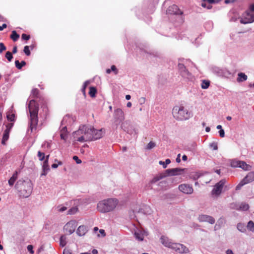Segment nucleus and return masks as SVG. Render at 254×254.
<instances>
[{"instance_id":"39448f33","label":"nucleus","mask_w":254,"mask_h":254,"mask_svg":"<svg viewBox=\"0 0 254 254\" xmlns=\"http://www.w3.org/2000/svg\"><path fill=\"white\" fill-rule=\"evenodd\" d=\"M28 109L30 113V127L32 131L38 123V105L35 100H30L28 104Z\"/></svg>"},{"instance_id":"8fccbe9b","label":"nucleus","mask_w":254,"mask_h":254,"mask_svg":"<svg viewBox=\"0 0 254 254\" xmlns=\"http://www.w3.org/2000/svg\"><path fill=\"white\" fill-rule=\"evenodd\" d=\"M5 58L9 62H10L13 58V56L11 52L8 51L6 53Z\"/></svg>"},{"instance_id":"4468645a","label":"nucleus","mask_w":254,"mask_h":254,"mask_svg":"<svg viewBox=\"0 0 254 254\" xmlns=\"http://www.w3.org/2000/svg\"><path fill=\"white\" fill-rule=\"evenodd\" d=\"M240 22L243 24H247L254 22V14L246 12L240 19Z\"/></svg>"},{"instance_id":"09e8293b","label":"nucleus","mask_w":254,"mask_h":254,"mask_svg":"<svg viewBox=\"0 0 254 254\" xmlns=\"http://www.w3.org/2000/svg\"><path fill=\"white\" fill-rule=\"evenodd\" d=\"M55 161L56 162H57L58 164H56V163L53 164L52 165V168L56 169V168H58L59 165H62L63 164L62 162L58 161L57 159H56L55 160Z\"/></svg>"},{"instance_id":"5701e85b","label":"nucleus","mask_w":254,"mask_h":254,"mask_svg":"<svg viewBox=\"0 0 254 254\" xmlns=\"http://www.w3.org/2000/svg\"><path fill=\"white\" fill-rule=\"evenodd\" d=\"M215 0H203L201 3V6L207 9L211 8V4L215 2Z\"/></svg>"},{"instance_id":"9d476101","label":"nucleus","mask_w":254,"mask_h":254,"mask_svg":"<svg viewBox=\"0 0 254 254\" xmlns=\"http://www.w3.org/2000/svg\"><path fill=\"white\" fill-rule=\"evenodd\" d=\"M178 66L182 77L188 80H192L194 79L193 76L188 71L183 64L179 63Z\"/></svg>"},{"instance_id":"20e7f679","label":"nucleus","mask_w":254,"mask_h":254,"mask_svg":"<svg viewBox=\"0 0 254 254\" xmlns=\"http://www.w3.org/2000/svg\"><path fill=\"white\" fill-rule=\"evenodd\" d=\"M89 131L88 126H80L77 130L73 133V141L84 142L90 141L91 136L88 132Z\"/></svg>"},{"instance_id":"bf43d9fd","label":"nucleus","mask_w":254,"mask_h":254,"mask_svg":"<svg viewBox=\"0 0 254 254\" xmlns=\"http://www.w3.org/2000/svg\"><path fill=\"white\" fill-rule=\"evenodd\" d=\"M73 204L76 205H80L82 202V201L81 199H75V200H73Z\"/></svg>"},{"instance_id":"7ed1b4c3","label":"nucleus","mask_w":254,"mask_h":254,"mask_svg":"<svg viewBox=\"0 0 254 254\" xmlns=\"http://www.w3.org/2000/svg\"><path fill=\"white\" fill-rule=\"evenodd\" d=\"M172 115L174 119L179 121L188 120L192 117V114L182 105L175 106Z\"/></svg>"},{"instance_id":"c9c22d12","label":"nucleus","mask_w":254,"mask_h":254,"mask_svg":"<svg viewBox=\"0 0 254 254\" xmlns=\"http://www.w3.org/2000/svg\"><path fill=\"white\" fill-rule=\"evenodd\" d=\"M8 129H6L4 131V133L3 135L2 140V144H4L5 141L8 139Z\"/></svg>"},{"instance_id":"5fc2aeb1","label":"nucleus","mask_w":254,"mask_h":254,"mask_svg":"<svg viewBox=\"0 0 254 254\" xmlns=\"http://www.w3.org/2000/svg\"><path fill=\"white\" fill-rule=\"evenodd\" d=\"M146 99L144 97H140L138 99V102L140 105H143L145 103Z\"/></svg>"},{"instance_id":"ddd939ff","label":"nucleus","mask_w":254,"mask_h":254,"mask_svg":"<svg viewBox=\"0 0 254 254\" xmlns=\"http://www.w3.org/2000/svg\"><path fill=\"white\" fill-rule=\"evenodd\" d=\"M179 190L186 194H191L193 192V189L191 185L188 184H183L179 186Z\"/></svg>"},{"instance_id":"2f4dec72","label":"nucleus","mask_w":254,"mask_h":254,"mask_svg":"<svg viewBox=\"0 0 254 254\" xmlns=\"http://www.w3.org/2000/svg\"><path fill=\"white\" fill-rule=\"evenodd\" d=\"M210 85V81L206 80H203L201 84V87L203 89H207Z\"/></svg>"},{"instance_id":"052dcab7","label":"nucleus","mask_w":254,"mask_h":254,"mask_svg":"<svg viewBox=\"0 0 254 254\" xmlns=\"http://www.w3.org/2000/svg\"><path fill=\"white\" fill-rule=\"evenodd\" d=\"M22 39L24 40H28L30 39V36L25 34H23L21 36Z\"/></svg>"},{"instance_id":"a211bd4d","label":"nucleus","mask_w":254,"mask_h":254,"mask_svg":"<svg viewBox=\"0 0 254 254\" xmlns=\"http://www.w3.org/2000/svg\"><path fill=\"white\" fill-rule=\"evenodd\" d=\"M114 117L115 119L121 121L124 120L125 118V113L122 109L120 108H117L115 110Z\"/></svg>"},{"instance_id":"58836bf2","label":"nucleus","mask_w":254,"mask_h":254,"mask_svg":"<svg viewBox=\"0 0 254 254\" xmlns=\"http://www.w3.org/2000/svg\"><path fill=\"white\" fill-rule=\"evenodd\" d=\"M66 209L67 207L63 205H59L56 207L57 211L59 212H63Z\"/></svg>"},{"instance_id":"b1692460","label":"nucleus","mask_w":254,"mask_h":254,"mask_svg":"<svg viewBox=\"0 0 254 254\" xmlns=\"http://www.w3.org/2000/svg\"><path fill=\"white\" fill-rule=\"evenodd\" d=\"M61 127H62L60 133L61 138V139L65 141L67 137V131L66 129V127L64 126Z\"/></svg>"},{"instance_id":"774afa93","label":"nucleus","mask_w":254,"mask_h":254,"mask_svg":"<svg viewBox=\"0 0 254 254\" xmlns=\"http://www.w3.org/2000/svg\"><path fill=\"white\" fill-rule=\"evenodd\" d=\"M254 11V4H252L250 7V13H253Z\"/></svg>"},{"instance_id":"473e14b6","label":"nucleus","mask_w":254,"mask_h":254,"mask_svg":"<svg viewBox=\"0 0 254 254\" xmlns=\"http://www.w3.org/2000/svg\"><path fill=\"white\" fill-rule=\"evenodd\" d=\"M60 246L64 247L66 244V238L64 235H62L60 238Z\"/></svg>"},{"instance_id":"c85d7f7f","label":"nucleus","mask_w":254,"mask_h":254,"mask_svg":"<svg viewBox=\"0 0 254 254\" xmlns=\"http://www.w3.org/2000/svg\"><path fill=\"white\" fill-rule=\"evenodd\" d=\"M239 168H241L245 171H248L251 169V167L249 165L247 164L245 162L240 161Z\"/></svg>"},{"instance_id":"c756f323","label":"nucleus","mask_w":254,"mask_h":254,"mask_svg":"<svg viewBox=\"0 0 254 254\" xmlns=\"http://www.w3.org/2000/svg\"><path fill=\"white\" fill-rule=\"evenodd\" d=\"M201 176L202 174L198 172H192L190 175V178L193 180H196L198 179H200Z\"/></svg>"},{"instance_id":"72a5a7b5","label":"nucleus","mask_w":254,"mask_h":254,"mask_svg":"<svg viewBox=\"0 0 254 254\" xmlns=\"http://www.w3.org/2000/svg\"><path fill=\"white\" fill-rule=\"evenodd\" d=\"M17 179V174L16 173L14 174L10 178V179L8 180V184L9 186H12L13 185L15 181H16Z\"/></svg>"},{"instance_id":"69168bd1","label":"nucleus","mask_w":254,"mask_h":254,"mask_svg":"<svg viewBox=\"0 0 254 254\" xmlns=\"http://www.w3.org/2000/svg\"><path fill=\"white\" fill-rule=\"evenodd\" d=\"M219 135L221 137H224L225 136V132L224 129H222L219 131Z\"/></svg>"},{"instance_id":"a19ab883","label":"nucleus","mask_w":254,"mask_h":254,"mask_svg":"<svg viewBox=\"0 0 254 254\" xmlns=\"http://www.w3.org/2000/svg\"><path fill=\"white\" fill-rule=\"evenodd\" d=\"M237 229L241 232L244 233L246 232L245 226L244 224L239 223L237 225Z\"/></svg>"},{"instance_id":"6e6552de","label":"nucleus","mask_w":254,"mask_h":254,"mask_svg":"<svg viewBox=\"0 0 254 254\" xmlns=\"http://www.w3.org/2000/svg\"><path fill=\"white\" fill-rule=\"evenodd\" d=\"M77 221L75 220H71L66 223L64 227V232L68 235L72 234L77 226Z\"/></svg>"},{"instance_id":"37998d69","label":"nucleus","mask_w":254,"mask_h":254,"mask_svg":"<svg viewBox=\"0 0 254 254\" xmlns=\"http://www.w3.org/2000/svg\"><path fill=\"white\" fill-rule=\"evenodd\" d=\"M19 38V35L16 33L15 31H13L12 32V34L11 35V38L14 41H16L18 38Z\"/></svg>"},{"instance_id":"f03ea898","label":"nucleus","mask_w":254,"mask_h":254,"mask_svg":"<svg viewBox=\"0 0 254 254\" xmlns=\"http://www.w3.org/2000/svg\"><path fill=\"white\" fill-rule=\"evenodd\" d=\"M160 241L165 247L170 248L178 253L184 254L189 252V249L185 246L181 244L173 243L165 236H161Z\"/></svg>"},{"instance_id":"79ce46f5","label":"nucleus","mask_w":254,"mask_h":254,"mask_svg":"<svg viewBox=\"0 0 254 254\" xmlns=\"http://www.w3.org/2000/svg\"><path fill=\"white\" fill-rule=\"evenodd\" d=\"M249 208V206L248 204L245 203H242L240 205L239 209L243 211L247 210Z\"/></svg>"},{"instance_id":"393cba45","label":"nucleus","mask_w":254,"mask_h":254,"mask_svg":"<svg viewBox=\"0 0 254 254\" xmlns=\"http://www.w3.org/2000/svg\"><path fill=\"white\" fill-rule=\"evenodd\" d=\"M247 79L248 76L245 73L239 72L238 73V77L237 78V82H242L246 81Z\"/></svg>"},{"instance_id":"49530a36","label":"nucleus","mask_w":254,"mask_h":254,"mask_svg":"<svg viewBox=\"0 0 254 254\" xmlns=\"http://www.w3.org/2000/svg\"><path fill=\"white\" fill-rule=\"evenodd\" d=\"M97 237H104L106 236V233L103 229H100L99 231V232H97L96 234Z\"/></svg>"},{"instance_id":"338daca9","label":"nucleus","mask_w":254,"mask_h":254,"mask_svg":"<svg viewBox=\"0 0 254 254\" xmlns=\"http://www.w3.org/2000/svg\"><path fill=\"white\" fill-rule=\"evenodd\" d=\"M63 254H71V252L69 250L64 249Z\"/></svg>"},{"instance_id":"de8ad7c7","label":"nucleus","mask_w":254,"mask_h":254,"mask_svg":"<svg viewBox=\"0 0 254 254\" xmlns=\"http://www.w3.org/2000/svg\"><path fill=\"white\" fill-rule=\"evenodd\" d=\"M239 163L240 161L233 160L231 161L230 165L232 167H239Z\"/></svg>"},{"instance_id":"e433bc0d","label":"nucleus","mask_w":254,"mask_h":254,"mask_svg":"<svg viewBox=\"0 0 254 254\" xmlns=\"http://www.w3.org/2000/svg\"><path fill=\"white\" fill-rule=\"evenodd\" d=\"M97 93L96 89L94 87H90V90L89 92V94L91 97H94Z\"/></svg>"},{"instance_id":"f704fd0d","label":"nucleus","mask_w":254,"mask_h":254,"mask_svg":"<svg viewBox=\"0 0 254 254\" xmlns=\"http://www.w3.org/2000/svg\"><path fill=\"white\" fill-rule=\"evenodd\" d=\"M15 64L18 69H21L23 66L25 65L26 63L24 61H21L20 63L18 60L15 61Z\"/></svg>"},{"instance_id":"0e129e2a","label":"nucleus","mask_w":254,"mask_h":254,"mask_svg":"<svg viewBox=\"0 0 254 254\" xmlns=\"http://www.w3.org/2000/svg\"><path fill=\"white\" fill-rule=\"evenodd\" d=\"M111 70V71H114L116 74L118 73V70H117L116 67L115 66V65H112Z\"/></svg>"},{"instance_id":"7c9ffc66","label":"nucleus","mask_w":254,"mask_h":254,"mask_svg":"<svg viewBox=\"0 0 254 254\" xmlns=\"http://www.w3.org/2000/svg\"><path fill=\"white\" fill-rule=\"evenodd\" d=\"M165 177V175H163V174H160L158 176H157L156 177H155L151 181V183L152 184H155L156 183V182H157L158 181H159L160 180L162 179V178H163L164 177Z\"/></svg>"},{"instance_id":"2eb2a0df","label":"nucleus","mask_w":254,"mask_h":254,"mask_svg":"<svg viewBox=\"0 0 254 254\" xmlns=\"http://www.w3.org/2000/svg\"><path fill=\"white\" fill-rule=\"evenodd\" d=\"M197 220L200 222H207L210 224H213L215 222V219L212 216L203 214L198 216Z\"/></svg>"},{"instance_id":"a878e982","label":"nucleus","mask_w":254,"mask_h":254,"mask_svg":"<svg viewBox=\"0 0 254 254\" xmlns=\"http://www.w3.org/2000/svg\"><path fill=\"white\" fill-rule=\"evenodd\" d=\"M134 235V237H135V239L137 240L141 241L143 240L144 235H143V232L141 231H140L139 230H137L135 231Z\"/></svg>"},{"instance_id":"dca6fc26","label":"nucleus","mask_w":254,"mask_h":254,"mask_svg":"<svg viewBox=\"0 0 254 254\" xmlns=\"http://www.w3.org/2000/svg\"><path fill=\"white\" fill-rule=\"evenodd\" d=\"M23 186L25 188L24 190L25 191V194H23L24 196L25 197H28L30 195L32 192L33 189V185L30 181H24Z\"/></svg>"},{"instance_id":"f8f14e48","label":"nucleus","mask_w":254,"mask_h":254,"mask_svg":"<svg viewBox=\"0 0 254 254\" xmlns=\"http://www.w3.org/2000/svg\"><path fill=\"white\" fill-rule=\"evenodd\" d=\"M226 183L225 180H222L217 183L214 187L213 189L211 191V193L213 195L218 196L222 192V190L224 184Z\"/></svg>"},{"instance_id":"9b49d317","label":"nucleus","mask_w":254,"mask_h":254,"mask_svg":"<svg viewBox=\"0 0 254 254\" xmlns=\"http://www.w3.org/2000/svg\"><path fill=\"white\" fill-rule=\"evenodd\" d=\"M213 72L217 76L229 78L231 75V72L227 69L220 68L218 67H214L212 68Z\"/></svg>"},{"instance_id":"6e6d98bb","label":"nucleus","mask_w":254,"mask_h":254,"mask_svg":"<svg viewBox=\"0 0 254 254\" xmlns=\"http://www.w3.org/2000/svg\"><path fill=\"white\" fill-rule=\"evenodd\" d=\"M138 207V206L137 205L132 206L131 207V210L134 213L139 212V209H137Z\"/></svg>"},{"instance_id":"ea45409f","label":"nucleus","mask_w":254,"mask_h":254,"mask_svg":"<svg viewBox=\"0 0 254 254\" xmlns=\"http://www.w3.org/2000/svg\"><path fill=\"white\" fill-rule=\"evenodd\" d=\"M171 163V161L169 159H167L165 162L162 161H160L159 162V164L163 166V168H166L167 167V165Z\"/></svg>"},{"instance_id":"cd10ccee","label":"nucleus","mask_w":254,"mask_h":254,"mask_svg":"<svg viewBox=\"0 0 254 254\" xmlns=\"http://www.w3.org/2000/svg\"><path fill=\"white\" fill-rule=\"evenodd\" d=\"M13 107H11V109L7 112L6 118L8 120L12 122L15 120V114L14 113L12 109Z\"/></svg>"},{"instance_id":"0eeeda50","label":"nucleus","mask_w":254,"mask_h":254,"mask_svg":"<svg viewBox=\"0 0 254 254\" xmlns=\"http://www.w3.org/2000/svg\"><path fill=\"white\" fill-rule=\"evenodd\" d=\"M88 127L90 128V131L88 132L91 136L90 141L100 139L105 134V130L104 128L96 129L91 126H88Z\"/></svg>"},{"instance_id":"4d7b16f0","label":"nucleus","mask_w":254,"mask_h":254,"mask_svg":"<svg viewBox=\"0 0 254 254\" xmlns=\"http://www.w3.org/2000/svg\"><path fill=\"white\" fill-rule=\"evenodd\" d=\"M6 50V47L2 43H0V53Z\"/></svg>"},{"instance_id":"412c9836","label":"nucleus","mask_w":254,"mask_h":254,"mask_svg":"<svg viewBox=\"0 0 254 254\" xmlns=\"http://www.w3.org/2000/svg\"><path fill=\"white\" fill-rule=\"evenodd\" d=\"M88 229L86 226L81 225L77 229L76 234L79 236H83L87 232Z\"/></svg>"},{"instance_id":"6ab92c4d","label":"nucleus","mask_w":254,"mask_h":254,"mask_svg":"<svg viewBox=\"0 0 254 254\" xmlns=\"http://www.w3.org/2000/svg\"><path fill=\"white\" fill-rule=\"evenodd\" d=\"M167 13L171 14H181L182 12L177 5L173 4L168 7Z\"/></svg>"},{"instance_id":"a18cd8bd","label":"nucleus","mask_w":254,"mask_h":254,"mask_svg":"<svg viewBox=\"0 0 254 254\" xmlns=\"http://www.w3.org/2000/svg\"><path fill=\"white\" fill-rule=\"evenodd\" d=\"M78 211V208L76 206L73 207L68 211V214L70 215L74 214Z\"/></svg>"},{"instance_id":"4be33fe9","label":"nucleus","mask_w":254,"mask_h":254,"mask_svg":"<svg viewBox=\"0 0 254 254\" xmlns=\"http://www.w3.org/2000/svg\"><path fill=\"white\" fill-rule=\"evenodd\" d=\"M50 168L48 165V159H46L43 162L42 166V173L41 174V176L42 177L43 176H46Z\"/></svg>"},{"instance_id":"603ef678","label":"nucleus","mask_w":254,"mask_h":254,"mask_svg":"<svg viewBox=\"0 0 254 254\" xmlns=\"http://www.w3.org/2000/svg\"><path fill=\"white\" fill-rule=\"evenodd\" d=\"M24 52L27 56H29L30 55V51L29 50V47L28 46H26L24 48Z\"/></svg>"},{"instance_id":"4c0bfd02","label":"nucleus","mask_w":254,"mask_h":254,"mask_svg":"<svg viewBox=\"0 0 254 254\" xmlns=\"http://www.w3.org/2000/svg\"><path fill=\"white\" fill-rule=\"evenodd\" d=\"M248 229L252 232H254V223L252 221H250L247 224Z\"/></svg>"},{"instance_id":"680f3d73","label":"nucleus","mask_w":254,"mask_h":254,"mask_svg":"<svg viewBox=\"0 0 254 254\" xmlns=\"http://www.w3.org/2000/svg\"><path fill=\"white\" fill-rule=\"evenodd\" d=\"M210 146L213 149V150H217L218 149V147H217V145L216 143H212L210 145Z\"/></svg>"},{"instance_id":"864d4df0","label":"nucleus","mask_w":254,"mask_h":254,"mask_svg":"<svg viewBox=\"0 0 254 254\" xmlns=\"http://www.w3.org/2000/svg\"><path fill=\"white\" fill-rule=\"evenodd\" d=\"M89 81H86L83 85L82 91L84 94H85V89H86V86L89 84Z\"/></svg>"},{"instance_id":"c03bdc74","label":"nucleus","mask_w":254,"mask_h":254,"mask_svg":"<svg viewBox=\"0 0 254 254\" xmlns=\"http://www.w3.org/2000/svg\"><path fill=\"white\" fill-rule=\"evenodd\" d=\"M156 146V143L153 141H150L146 145L145 149L147 150H150Z\"/></svg>"},{"instance_id":"3c124183","label":"nucleus","mask_w":254,"mask_h":254,"mask_svg":"<svg viewBox=\"0 0 254 254\" xmlns=\"http://www.w3.org/2000/svg\"><path fill=\"white\" fill-rule=\"evenodd\" d=\"M38 156L40 161H42L44 160L45 158V154L41 151H38Z\"/></svg>"},{"instance_id":"13d9d810","label":"nucleus","mask_w":254,"mask_h":254,"mask_svg":"<svg viewBox=\"0 0 254 254\" xmlns=\"http://www.w3.org/2000/svg\"><path fill=\"white\" fill-rule=\"evenodd\" d=\"M73 159L76 161V163L79 164L81 163L82 161L80 159L78 158V157L77 156H74L73 157Z\"/></svg>"},{"instance_id":"e2e57ef3","label":"nucleus","mask_w":254,"mask_h":254,"mask_svg":"<svg viewBox=\"0 0 254 254\" xmlns=\"http://www.w3.org/2000/svg\"><path fill=\"white\" fill-rule=\"evenodd\" d=\"M27 250L31 254L34 253V251L33 250V246L32 245H28L27 246Z\"/></svg>"},{"instance_id":"f3484780","label":"nucleus","mask_w":254,"mask_h":254,"mask_svg":"<svg viewBox=\"0 0 254 254\" xmlns=\"http://www.w3.org/2000/svg\"><path fill=\"white\" fill-rule=\"evenodd\" d=\"M186 170V169L176 168L167 169L166 170V173L169 176H177L181 175L182 172L185 171Z\"/></svg>"},{"instance_id":"423d86ee","label":"nucleus","mask_w":254,"mask_h":254,"mask_svg":"<svg viewBox=\"0 0 254 254\" xmlns=\"http://www.w3.org/2000/svg\"><path fill=\"white\" fill-rule=\"evenodd\" d=\"M121 127L123 130L130 135H135L137 134V130L134 126L129 120H126L122 122Z\"/></svg>"},{"instance_id":"bb28decb","label":"nucleus","mask_w":254,"mask_h":254,"mask_svg":"<svg viewBox=\"0 0 254 254\" xmlns=\"http://www.w3.org/2000/svg\"><path fill=\"white\" fill-rule=\"evenodd\" d=\"M209 177V174L205 173V174H202V176L200 178V182L201 184L205 183L207 184L211 181V178Z\"/></svg>"},{"instance_id":"f257e3e1","label":"nucleus","mask_w":254,"mask_h":254,"mask_svg":"<svg viewBox=\"0 0 254 254\" xmlns=\"http://www.w3.org/2000/svg\"><path fill=\"white\" fill-rule=\"evenodd\" d=\"M119 205V200L114 197L104 199L97 204V210L101 213H107L115 211Z\"/></svg>"},{"instance_id":"aec40b11","label":"nucleus","mask_w":254,"mask_h":254,"mask_svg":"<svg viewBox=\"0 0 254 254\" xmlns=\"http://www.w3.org/2000/svg\"><path fill=\"white\" fill-rule=\"evenodd\" d=\"M73 121V118L69 115L64 116L61 122V127L67 126L70 125Z\"/></svg>"},{"instance_id":"1a4fd4ad","label":"nucleus","mask_w":254,"mask_h":254,"mask_svg":"<svg viewBox=\"0 0 254 254\" xmlns=\"http://www.w3.org/2000/svg\"><path fill=\"white\" fill-rule=\"evenodd\" d=\"M254 181V172H251L240 182L236 186V190H239L241 188L247 184L252 182Z\"/></svg>"}]
</instances>
